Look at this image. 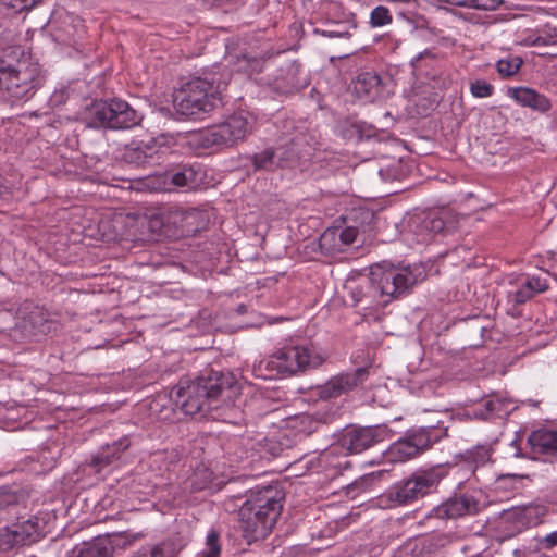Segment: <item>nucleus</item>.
I'll return each mask as SVG.
<instances>
[{
	"mask_svg": "<svg viewBox=\"0 0 557 557\" xmlns=\"http://www.w3.org/2000/svg\"><path fill=\"white\" fill-rule=\"evenodd\" d=\"M424 278L425 271L419 264H375L369 274L346 283L347 302L362 315L372 314L408 294Z\"/></svg>",
	"mask_w": 557,
	"mask_h": 557,
	"instance_id": "f257e3e1",
	"label": "nucleus"
},
{
	"mask_svg": "<svg viewBox=\"0 0 557 557\" xmlns=\"http://www.w3.org/2000/svg\"><path fill=\"white\" fill-rule=\"evenodd\" d=\"M239 396V386L234 377L212 369L195 380L181 379L170 393L175 406L188 416L235 406Z\"/></svg>",
	"mask_w": 557,
	"mask_h": 557,
	"instance_id": "f03ea898",
	"label": "nucleus"
},
{
	"mask_svg": "<svg viewBox=\"0 0 557 557\" xmlns=\"http://www.w3.org/2000/svg\"><path fill=\"white\" fill-rule=\"evenodd\" d=\"M283 499L277 486L250 491L238 510V529L248 544L264 540L272 532L282 512Z\"/></svg>",
	"mask_w": 557,
	"mask_h": 557,
	"instance_id": "7ed1b4c3",
	"label": "nucleus"
},
{
	"mask_svg": "<svg viewBox=\"0 0 557 557\" xmlns=\"http://www.w3.org/2000/svg\"><path fill=\"white\" fill-rule=\"evenodd\" d=\"M44 82L40 65L21 47L11 46L0 52V86L12 99H30Z\"/></svg>",
	"mask_w": 557,
	"mask_h": 557,
	"instance_id": "20e7f679",
	"label": "nucleus"
},
{
	"mask_svg": "<svg viewBox=\"0 0 557 557\" xmlns=\"http://www.w3.org/2000/svg\"><path fill=\"white\" fill-rule=\"evenodd\" d=\"M326 355L313 343L288 344L277 349L255 367V374L263 379L294 375L320 367Z\"/></svg>",
	"mask_w": 557,
	"mask_h": 557,
	"instance_id": "39448f33",
	"label": "nucleus"
},
{
	"mask_svg": "<svg viewBox=\"0 0 557 557\" xmlns=\"http://www.w3.org/2000/svg\"><path fill=\"white\" fill-rule=\"evenodd\" d=\"M221 103L219 87L206 78L195 77L174 90L173 106L177 114L200 117Z\"/></svg>",
	"mask_w": 557,
	"mask_h": 557,
	"instance_id": "423d86ee",
	"label": "nucleus"
},
{
	"mask_svg": "<svg viewBox=\"0 0 557 557\" xmlns=\"http://www.w3.org/2000/svg\"><path fill=\"white\" fill-rule=\"evenodd\" d=\"M444 476L441 467L419 469L394 483L385 495L393 505H410L435 492Z\"/></svg>",
	"mask_w": 557,
	"mask_h": 557,
	"instance_id": "0eeeda50",
	"label": "nucleus"
},
{
	"mask_svg": "<svg viewBox=\"0 0 557 557\" xmlns=\"http://www.w3.org/2000/svg\"><path fill=\"white\" fill-rule=\"evenodd\" d=\"M87 124L94 128L128 129L138 125L141 115L120 98L94 102L86 112Z\"/></svg>",
	"mask_w": 557,
	"mask_h": 557,
	"instance_id": "6e6552de",
	"label": "nucleus"
},
{
	"mask_svg": "<svg viewBox=\"0 0 557 557\" xmlns=\"http://www.w3.org/2000/svg\"><path fill=\"white\" fill-rule=\"evenodd\" d=\"M445 436H447L446 428L438 425L420 428L393 443L387 448L385 457L392 462H405L425 451Z\"/></svg>",
	"mask_w": 557,
	"mask_h": 557,
	"instance_id": "1a4fd4ad",
	"label": "nucleus"
},
{
	"mask_svg": "<svg viewBox=\"0 0 557 557\" xmlns=\"http://www.w3.org/2000/svg\"><path fill=\"white\" fill-rule=\"evenodd\" d=\"M252 132V121L246 112H236L220 124L207 128L201 134L205 147H232Z\"/></svg>",
	"mask_w": 557,
	"mask_h": 557,
	"instance_id": "9d476101",
	"label": "nucleus"
},
{
	"mask_svg": "<svg viewBox=\"0 0 557 557\" xmlns=\"http://www.w3.org/2000/svg\"><path fill=\"white\" fill-rule=\"evenodd\" d=\"M144 536L129 531L99 535L76 546L72 557H112L116 549H124Z\"/></svg>",
	"mask_w": 557,
	"mask_h": 557,
	"instance_id": "9b49d317",
	"label": "nucleus"
},
{
	"mask_svg": "<svg viewBox=\"0 0 557 557\" xmlns=\"http://www.w3.org/2000/svg\"><path fill=\"white\" fill-rule=\"evenodd\" d=\"M42 520L30 517L17 520L11 525L0 529V552H8L15 547L32 545L44 536Z\"/></svg>",
	"mask_w": 557,
	"mask_h": 557,
	"instance_id": "f8f14e48",
	"label": "nucleus"
},
{
	"mask_svg": "<svg viewBox=\"0 0 557 557\" xmlns=\"http://www.w3.org/2000/svg\"><path fill=\"white\" fill-rule=\"evenodd\" d=\"M386 425L345 429L338 438L339 446L349 454H360L389 437Z\"/></svg>",
	"mask_w": 557,
	"mask_h": 557,
	"instance_id": "ddd939ff",
	"label": "nucleus"
},
{
	"mask_svg": "<svg viewBox=\"0 0 557 557\" xmlns=\"http://www.w3.org/2000/svg\"><path fill=\"white\" fill-rule=\"evenodd\" d=\"M446 211H432L410 219L409 227L417 244H428L435 235L450 232L454 228L451 221L447 222Z\"/></svg>",
	"mask_w": 557,
	"mask_h": 557,
	"instance_id": "4468645a",
	"label": "nucleus"
},
{
	"mask_svg": "<svg viewBox=\"0 0 557 557\" xmlns=\"http://www.w3.org/2000/svg\"><path fill=\"white\" fill-rule=\"evenodd\" d=\"M280 169H301L311 157L306 136L297 134L274 148Z\"/></svg>",
	"mask_w": 557,
	"mask_h": 557,
	"instance_id": "2eb2a0df",
	"label": "nucleus"
},
{
	"mask_svg": "<svg viewBox=\"0 0 557 557\" xmlns=\"http://www.w3.org/2000/svg\"><path fill=\"white\" fill-rule=\"evenodd\" d=\"M368 377L369 368H358L351 373L338 374L319 387V396L323 399L337 398L361 386Z\"/></svg>",
	"mask_w": 557,
	"mask_h": 557,
	"instance_id": "dca6fc26",
	"label": "nucleus"
},
{
	"mask_svg": "<svg viewBox=\"0 0 557 557\" xmlns=\"http://www.w3.org/2000/svg\"><path fill=\"white\" fill-rule=\"evenodd\" d=\"M480 510L479 500L469 494L454 495L433 509L437 519H458L476 515Z\"/></svg>",
	"mask_w": 557,
	"mask_h": 557,
	"instance_id": "f3484780",
	"label": "nucleus"
},
{
	"mask_svg": "<svg viewBox=\"0 0 557 557\" xmlns=\"http://www.w3.org/2000/svg\"><path fill=\"white\" fill-rule=\"evenodd\" d=\"M349 90L357 99L372 102L381 94V77L375 72H361L351 81Z\"/></svg>",
	"mask_w": 557,
	"mask_h": 557,
	"instance_id": "a211bd4d",
	"label": "nucleus"
},
{
	"mask_svg": "<svg viewBox=\"0 0 557 557\" xmlns=\"http://www.w3.org/2000/svg\"><path fill=\"white\" fill-rule=\"evenodd\" d=\"M161 147L151 139L148 143L132 144L126 147L124 160L136 166L153 165L159 163Z\"/></svg>",
	"mask_w": 557,
	"mask_h": 557,
	"instance_id": "6ab92c4d",
	"label": "nucleus"
},
{
	"mask_svg": "<svg viewBox=\"0 0 557 557\" xmlns=\"http://www.w3.org/2000/svg\"><path fill=\"white\" fill-rule=\"evenodd\" d=\"M507 95L515 99L522 107H528L534 111L547 112L552 103L547 97L529 87L508 88Z\"/></svg>",
	"mask_w": 557,
	"mask_h": 557,
	"instance_id": "aec40b11",
	"label": "nucleus"
},
{
	"mask_svg": "<svg viewBox=\"0 0 557 557\" xmlns=\"http://www.w3.org/2000/svg\"><path fill=\"white\" fill-rule=\"evenodd\" d=\"M128 436H124L110 445L103 446L92 458L90 466L100 472L104 467L112 465L121 459L122 454L129 447Z\"/></svg>",
	"mask_w": 557,
	"mask_h": 557,
	"instance_id": "412c9836",
	"label": "nucleus"
},
{
	"mask_svg": "<svg viewBox=\"0 0 557 557\" xmlns=\"http://www.w3.org/2000/svg\"><path fill=\"white\" fill-rule=\"evenodd\" d=\"M300 67L296 64H289L280 76H276L273 87L281 94H289L299 90L306 86V79H300Z\"/></svg>",
	"mask_w": 557,
	"mask_h": 557,
	"instance_id": "4be33fe9",
	"label": "nucleus"
},
{
	"mask_svg": "<svg viewBox=\"0 0 557 557\" xmlns=\"http://www.w3.org/2000/svg\"><path fill=\"white\" fill-rule=\"evenodd\" d=\"M532 451L535 454H554L557 453V432L540 429L533 431L528 438Z\"/></svg>",
	"mask_w": 557,
	"mask_h": 557,
	"instance_id": "5701e85b",
	"label": "nucleus"
},
{
	"mask_svg": "<svg viewBox=\"0 0 557 557\" xmlns=\"http://www.w3.org/2000/svg\"><path fill=\"white\" fill-rule=\"evenodd\" d=\"M170 180L177 187L195 188L201 182L200 166L182 165L170 174Z\"/></svg>",
	"mask_w": 557,
	"mask_h": 557,
	"instance_id": "b1692460",
	"label": "nucleus"
},
{
	"mask_svg": "<svg viewBox=\"0 0 557 557\" xmlns=\"http://www.w3.org/2000/svg\"><path fill=\"white\" fill-rule=\"evenodd\" d=\"M255 171H274L280 169L277 154L273 147H268L260 152H256L247 157Z\"/></svg>",
	"mask_w": 557,
	"mask_h": 557,
	"instance_id": "393cba45",
	"label": "nucleus"
},
{
	"mask_svg": "<svg viewBox=\"0 0 557 557\" xmlns=\"http://www.w3.org/2000/svg\"><path fill=\"white\" fill-rule=\"evenodd\" d=\"M437 63L436 58L429 51L420 53L411 60V66L417 75L432 79L436 78L440 73V71L435 69Z\"/></svg>",
	"mask_w": 557,
	"mask_h": 557,
	"instance_id": "a878e982",
	"label": "nucleus"
},
{
	"mask_svg": "<svg viewBox=\"0 0 557 557\" xmlns=\"http://www.w3.org/2000/svg\"><path fill=\"white\" fill-rule=\"evenodd\" d=\"M176 552L172 543L161 542L156 545H145L133 553L131 557H175Z\"/></svg>",
	"mask_w": 557,
	"mask_h": 557,
	"instance_id": "bb28decb",
	"label": "nucleus"
},
{
	"mask_svg": "<svg viewBox=\"0 0 557 557\" xmlns=\"http://www.w3.org/2000/svg\"><path fill=\"white\" fill-rule=\"evenodd\" d=\"M441 3L455 7H466L476 10L494 11L504 4V0H437Z\"/></svg>",
	"mask_w": 557,
	"mask_h": 557,
	"instance_id": "cd10ccee",
	"label": "nucleus"
},
{
	"mask_svg": "<svg viewBox=\"0 0 557 557\" xmlns=\"http://www.w3.org/2000/svg\"><path fill=\"white\" fill-rule=\"evenodd\" d=\"M289 426L296 432L310 435L315 432L320 425V420L309 413H301L289 420Z\"/></svg>",
	"mask_w": 557,
	"mask_h": 557,
	"instance_id": "c85d7f7f",
	"label": "nucleus"
},
{
	"mask_svg": "<svg viewBox=\"0 0 557 557\" xmlns=\"http://www.w3.org/2000/svg\"><path fill=\"white\" fill-rule=\"evenodd\" d=\"M463 461L474 472L480 466H484L491 458V449L487 446H476L465 451Z\"/></svg>",
	"mask_w": 557,
	"mask_h": 557,
	"instance_id": "c756f323",
	"label": "nucleus"
},
{
	"mask_svg": "<svg viewBox=\"0 0 557 557\" xmlns=\"http://www.w3.org/2000/svg\"><path fill=\"white\" fill-rule=\"evenodd\" d=\"M213 473L208 468H198L190 478V488L194 492L212 488Z\"/></svg>",
	"mask_w": 557,
	"mask_h": 557,
	"instance_id": "7c9ffc66",
	"label": "nucleus"
},
{
	"mask_svg": "<svg viewBox=\"0 0 557 557\" xmlns=\"http://www.w3.org/2000/svg\"><path fill=\"white\" fill-rule=\"evenodd\" d=\"M523 61L520 57H508L500 59L496 63L497 72L503 77L515 75L521 67Z\"/></svg>",
	"mask_w": 557,
	"mask_h": 557,
	"instance_id": "2f4dec72",
	"label": "nucleus"
},
{
	"mask_svg": "<svg viewBox=\"0 0 557 557\" xmlns=\"http://www.w3.org/2000/svg\"><path fill=\"white\" fill-rule=\"evenodd\" d=\"M202 557H220L221 555V544H220V533L211 529L209 530L206 539V547L201 552Z\"/></svg>",
	"mask_w": 557,
	"mask_h": 557,
	"instance_id": "473e14b6",
	"label": "nucleus"
},
{
	"mask_svg": "<svg viewBox=\"0 0 557 557\" xmlns=\"http://www.w3.org/2000/svg\"><path fill=\"white\" fill-rule=\"evenodd\" d=\"M238 70L248 74L260 73L263 70L264 60L259 57L243 54L238 60Z\"/></svg>",
	"mask_w": 557,
	"mask_h": 557,
	"instance_id": "72a5a7b5",
	"label": "nucleus"
},
{
	"mask_svg": "<svg viewBox=\"0 0 557 557\" xmlns=\"http://www.w3.org/2000/svg\"><path fill=\"white\" fill-rule=\"evenodd\" d=\"M336 233H337V231L325 232L322 235L321 240H326L330 236L336 235ZM358 233L359 232H358L357 227H355V226H347V227L338 231V237H339V240L344 245H351V244H354L356 242Z\"/></svg>",
	"mask_w": 557,
	"mask_h": 557,
	"instance_id": "f704fd0d",
	"label": "nucleus"
},
{
	"mask_svg": "<svg viewBox=\"0 0 557 557\" xmlns=\"http://www.w3.org/2000/svg\"><path fill=\"white\" fill-rule=\"evenodd\" d=\"M392 14L389 10L383 5L374 8L370 14V24L373 27H382L392 23Z\"/></svg>",
	"mask_w": 557,
	"mask_h": 557,
	"instance_id": "c9c22d12",
	"label": "nucleus"
},
{
	"mask_svg": "<svg viewBox=\"0 0 557 557\" xmlns=\"http://www.w3.org/2000/svg\"><path fill=\"white\" fill-rule=\"evenodd\" d=\"M470 91L475 98H487L493 95L494 87L484 79H476L471 83Z\"/></svg>",
	"mask_w": 557,
	"mask_h": 557,
	"instance_id": "e433bc0d",
	"label": "nucleus"
},
{
	"mask_svg": "<svg viewBox=\"0 0 557 557\" xmlns=\"http://www.w3.org/2000/svg\"><path fill=\"white\" fill-rule=\"evenodd\" d=\"M533 296L534 295L524 283L518 289L508 294L509 300L516 305H522L530 300Z\"/></svg>",
	"mask_w": 557,
	"mask_h": 557,
	"instance_id": "4c0bfd02",
	"label": "nucleus"
},
{
	"mask_svg": "<svg viewBox=\"0 0 557 557\" xmlns=\"http://www.w3.org/2000/svg\"><path fill=\"white\" fill-rule=\"evenodd\" d=\"M537 548L543 550H552L557 546V530L545 536L537 537Z\"/></svg>",
	"mask_w": 557,
	"mask_h": 557,
	"instance_id": "58836bf2",
	"label": "nucleus"
},
{
	"mask_svg": "<svg viewBox=\"0 0 557 557\" xmlns=\"http://www.w3.org/2000/svg\"><path fill=\"white\" fill-rule=\"evenodd\" d=\"M524 284L531 290L533 295L536 293L545 292L548 288L546 280H542L540 277L532 276L528 278Z\"/></svg>",
	"mask_w": 557,
	"mask_h": 557,
	"instance_id": "ea45409f",
	"label": "nucleus"
},
{
	"mask_svg": "<svg viewBox=\"0 0 557 557\" xmlns=\"http://www.w3.org/2000/svg\"><path fill=\"white\" fill-rule=\"evenodd\" d=\"M537 40L543 41L544 45H555L557 44V28L547 27L546 30L537 38Z\"/></svg>",
	"mask_w": 557,
	"mask_h": 557,
	"instance_id": "a19ab883",
	"label": "nucleus"
},
{
	"mask_svg": "<svg viewBox=\"0 0 557 557\" xmlns=\"http://www.w3.org/2000/svg\"><path fill=\"white\" fill-rule=\"evenodd\" d=\"M483 406L487 412L499 414L502 412L503 401L499 398H490L483 401Z\"/></svg>",
	"mask_w": 557,
	"mask_h": 557,
	"instance_id": "79ce46f5",
	"label": "nucleus"
},
{
	"mask_svg": "<svg viewBox=\"0 0 557 557\" xmlns=\"http://www.w3.org/2000/svg\"><path fill=\"white\" fill-rule=\"evenodd\" d=\"M16 503V496L7 491H0V506H9Z\"/></svg>",
	"mask_w": 557,
	"mask_h": 557,
	"instance_id": "37998d69",
	"label": "nucleus"
},
{
	"mask_svg": "<svg viewBox=\"0 0 557 557\" xmlns=\"http://www.w3.org/2000/svg\"><path fill=\"white\" fill-rule=\"evenodd\" d=\"M15 2H10V5L15 9V10H18V11H23V10H28L33 7H35L36 4H30L28 2H32L30 0H14Z\"/></svg>",
	"mask_w": 557,
	"mask_h": 557,
	"instance_id": "c03bdc74",
	"label": "nucleus"
},
{
	"mask_svg": "<svg viewBox=\"0 0 557 557\" xmlns=\"http://www.w3.org/2000/svg\"><path fill=\"white\" fill-rule=\"evenodd\" d=\"M322 35L333 38V37H346V36H349V33L347 30L325 29L322 32Z\"/></svg>",
	"mask_w": 557,
	"mask_h": 557,
	"instance_id": "a18cd8bd",
	"label": "nucleus"
},
{
	"mask_svg": "<svg viewBox=\"0 0 557 557\" xmlns=\"http://www.w3.org/2000/svg\"><path fill=\"white\" fill-rule=\"evenodd\" d=\"M9 196H11V191H10V188L8 187V185L5 184V178H3L2 182L0 183V197L7 198Z\"/></svg>",
	"mask_w": 557,
	"mask_h": 557,
	"instance_id": "49530a36",
	"label": "nucleus"
},
{
	"mask_svg": "<svg viewBox=\"0 0 557 557\" xmlns=\"http://www.w3.org/2000/svg\"><path fill=\"white\" fill-rule=\"evenodd\" d=\"M9 196H11V191H10V188L8 187V185L5 184V178H3L2 182L0 183V197L7 198Z\"/></svg>",
	"mask_w": 557,
	"mask_h": 557,
	"instance_id": "de8ad7c7",
	"label": "nucleus"
},
{
	"mask_svg": "<svg viewBox=\"0 0 557 557\" xmlns=\"http://www.w3.org/2000/svg\"><path fill=\"white\" fill-rule=\"evenodd\" d=\"M64 91H60V92H55L52 97L53 101L55 102H61L62 101V96H63Z\"/></svg>",
	"mask_w": 557,
	"mask_h": 557,
	"instance_id": "09e8293b",
	"label": "nucleus"
},
{
	"mask_svg": "<svg viewBox=\"0 0 557 557\" xmlns=\"http://www.w3.org/2000/svg\"><path fill=\"white\" fill-rule=\"evenodd\" d=\"M433 540H436L440 545H444V543L447 541V537L436 536V537H433Z\"/></svg>",
	"mask_w": 557,
	"mask_h": 557,
	"instance_id": "8fccbe9b",
	"label": "nucleus"
},
{
	"mask_svg": "<svg viewBox=\"0 0 557 557\" xmlns=\"http://www.w3.org/2000/svg\"><path fill=\"white\" fill-rule=\"evenodd\" d=\"M32 2H29L30 4H37L39 3L41 0H30Z\"/></svg>",
	"mask_w": 557,
	"mask_h": 557,
	"instance_id": "3c124183",
	"label": "nucleus"
},
{
	"mask_svg": "<svg viewBox=\"0 0 557 557\" xmlns=\"http://www.w3.org/2000/svg\"><path fill=\"white\" fill-rule=\"evenodd\" d=\"M244 308H245V306H244V305H240V306L238 307V311H239V312H243V311H244Z\"/></svg>",
	"mask_w": 557,
	"mask_h": 557,
	"instance_id": "603ef678",
	"label": "nucleus"
},
{
	"mask_svg": "<svg viewBox=\"0 0 557 557\" xmlns=\"http://www.w3.org/2000/svg\"><path fill=\"white\" fill-rule=\"evenodd\" d=\"M3 177L0 175V183L2 182Z\"/></svg>",
	"mask_w": 557,
	"mask_h": 557,
	"instance_id": "864d4df0",
	"label": "nucleus"
}]
</instances>
